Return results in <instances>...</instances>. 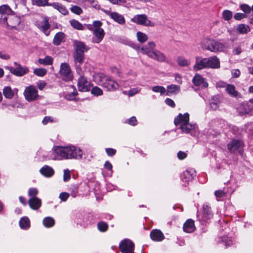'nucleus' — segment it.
<instances>
[{"instance_id":"f257e3e1","label":"nucleus","mask_w":253,"mask_h":253,"mask_svg":"<svg viewBox=\"0 0 253 253\" xmlns=\"http://www.w3.org/2000/svg\"><path fill=\"white\" fill-rule=\"evenodd\" d=\"M54 152L60 159L80 160L83 156V152L80 148L72 145L54 147Z\"/></svg>"},{"instance_id":"f03ea898","label":"nucleus","mask_w":253,"mask_h":253,"mask_svg":"<svg viewBox=\"0 0 253 253\" xmlns=\"http://www.w3.org/2000/svg\"><path fill=\"white\" fill-rule=\"evenodd\" d=\"M94 81L98 85L105 88L108 91H114L119 88V84L111 77L98 73L93 75Z\"/></svg>"},{"instance_id":"7ed1b4c3","label":"nucleus","mask_w":253,"mask_h":253,"mask_svg":"<svg viewBox=\"0 0 253 253\" xmlns=\"http://www.w3.org/2000/svg\"><path fill=\"white\" fill-rule=\"evenodd\" d=\"M201 44L203 49L213 52H226L229 48V46L224 43L212 38L204 39L202 40Z\"/></svg>"},{"instance_id":"20e7f679","label":"nucleus","mask_w":253,"mask_h":253,"mask_svg":"<svg viewBox=\"0 0 253 253\" xmlns=\"http://www.w3.org/2000/svg\"><path fill=\"white\" fill-rule=\"evenodd\" d=\"M189 121V115L186 113L183 115L179 114L175 118L174 123L176 126H179V128L182 132L188 133H190V131L194 129L196 127L195 125L190 124Z\"/></svg>"},{"instance_id":"39448f33","label":"nucleus","mask_w":253,"mask_h":253,"mask_svg":"<svg viewBox=\"0 0 253 253\" xmlns=\"http://www.w3.org/2000/svg\"><path fill=\"white\" fill-rule=\"evenodd\" d=\"M1 22L11 29H16L21 22V18L13 12L8 16L1 17Z\"/></svg>"},{"instance_id":"423d86ee","label":"nucleus","mask_w":253,"mask_h":253,"mask_svg":"<svg viewBox=\"0 0 253 253\" xmlns=\"http://www.w3.org/2000/svg\"><path fill=\"white\" fill-rule=\"evenodd\" d=\"M131 21L144 26H155V23L149 20L146 14H137L131 19Z\"/></svg>"},{"instance_id":"0eeeda50","label":"nucleus","mask_w":253,"mask_h":253,"mask_svg":"<svg viewBox=\"0 0 253 253\" xmlns=\"http://www.w3.org/2000/svg\"><path fill=\"white\" fill-rule=\"evenodd\" d=\"M38 191H29L28 195L30 197L28 201V204L30 208L34 210H38L41 206V200L36 196Z\"/></svg>"},{"instance_id":"6e6552de","label":"nucleus","mask_w":253,"mask_h":253,"mask_svg":"<svg viewBox=\"0 0 253 253\" xmlns=\"http://www.w3.org/2000/svg\"><path fill=\"white\" fill-rule=\"evenodd\" d=\"M59 72L63 80L68 82L72 80L73 74L68 63H63L61 64Z\"/></svg>"},{"instance_id":"1a4fd4ad","label":"nucleus","mask_w":253,"mask_h":253,"mask_svg":"<svg viewBox=\"0 0 253 253\" xmlns=\"http://www.w3.org/2000/svg\"><path fill=\"white\" fill-rule=\"evenodd\" d=\"M14 64L16 66V68L6 67L5 68L9 70L12 74L16 76L22 77L29 72V70L27 67H22L20 64L16 62L14 63Z\"/></svg>"},{"instance_id":"9d476101","label":"nucleus","mask_w":253,"mask_h":253,"mask_svg":"<svg viewBox=\"0 0 253 253\" xmlns=\"http://www.w3.org/2000/svg\"><path fill=\"white\" fill-rule=\"evenodd\" d=\"M24 95L29 102L35 100L38 97V90L35 86L29 85L25 88Z\"/></svg>"},{"instance_id":"9b49d317","label":"nucleus","mask_w":253,"mask_h":253,"mask_svg":"<svg viewBox=\"0 0 253 253\" xmlns=\"http://www.w3.org/2000/svg\"><path fill=\"white\" fill-rule=\"evenodd\" d=\"M73 57L77 73L79 75L84 74V70L82 67V65L83 64L84 60V54L74 53Z\"/></svg>"},{"instance_id":"f8f14e48","label":"nucleus","mask_w":253,"mask_h":253,"mask_svg":"<svg viewBox=\"0 0 253 253\" xmlns=\"http://www.w3.org/2000/svg\"><path fill=\"white\" fill-rule=\"evenodd\" d=\"M119 249L122 253H130L134 251V244L131 240L125 239L120 242Z\"/></svg>"},{"instance_id":"ddd939ff","label":"nucleus","mask_w":253,"mask_h":253,"mask_svg":"<svg viewBox=\"0 0 253 253\" xmlns=\"http://www.w3.org/2000/svg\"><path fill=\"white\" fill-rule=\"evenodd\" d=\"M36 26L42 31L46 36H48L50 31L48 30L50 26L48 19L46 17L41 18V20L37 21L36 23Z\"/></svg>"},{"instance_id":"4468645a","label":"nucleus","mask_w":253,"mask_h":253,"mask_svg":"<svg viewBox=\"0 0 253 253\" xmlns=\"http://www.w3.org/2000/svg\"><path fill=\"white\" fill-rule=\"evenodd\" d=\"M196 176V171L193 169H188L181 174V180L185 183L192 181Z\"/></svg>"},{"instance_id":"2eb2a0df","label":"nucleus","mask_w":253,"mask_h":253,"mask_svg":"<svg viewBox=\"0 0 253 253\" xmlns=\"http://www.w3.org/2000/svg\"><path fill=\"white\" fill-rule=\"evenodd\" d=\"M79 75L80 77L78 82V86L79 91L83 92L88 91L90 88V83L83 76V74Z\"/></svg>"},{"instance_id":"dca6fc26","label":"nucleus","mask_w":253,"mask_h":253,"mask_svg":"<svg viewBox=\"0 0 253 253\" xmlns=\"http://www.w3.org/2000/svg\"><path fill=\"white\" fill-rule=\"evenodd\" d=\"M104 12L108 15L115 22L120 25H124L125 22V19L123 15L117 12H111L108 10H104Z\"/></svg>"},{"instance_id":"f3484780","label":"nucleus","mask_w":253,"mask_h":253,"mask_svg":"<svg viewBox=\"0 0 253 253\" xmlns=\"http://www.w3.org/2000/svg\"><path fill=\"white\" fill-rule=\"evenodd\" d=\"M156 43L153 41H150L143 45L140 50L143 54L147 55L149 57L152 52L156 49Z\"/></svg>"},{"instance_id":"a211bd4d","label":"nucleus","mask_w":253,"mask_h":253,"mask_svg":"<svg viewBox=\"0 0 253 253\" xmlns=\"http://www.w3.org/2000/svg\"><path fill=\"white\" fill-rule=\"evenodd\" d=\"M195 59V63L193 66L194 70L198 71L208 68L207 58H202L199 56H196Z\"/></svg>"},{"instance_id":"6ab92c4d","label":"nucleus","mask_w":253,"mask_h":253,"mask_svg":"<svg viewBox=\"0 0 253 253\" xmlns=\"http://www.w3.org/2000/svg\"><path fill=\"white\" fill-rule=\"evenodd\" d=\"M192 83L196 86H199L201 85L202 87L205 88L207 87L209 85L205 79L199 74H196L195 75L192 79Z\"/></svg>"},{"instance_id":"aec40b11","label":"nucleus","mask_w":253,"mask_h":253,"mask_svg":"<svg viewBox=\"0 0 253 253\" xmlns=\"http://www.w3.org/2000/svg\"><path fill=\"white\" fill-rule=\"evenodd\" d=\"M207 58L208 68L218 69L220 67L219 59L216 56L209 57Z\"/></svg>"},{"instance_id":"412c9836","label":"nucleus","mask_w":253,"mask_h":253,"mask_svg":"<svg viewBox=\"0 0 253 253\" xmlns=\"http://www.w3.org/2000/svg\"><path fill=\"white\" fill-rule=\"evenodd\" d=\"M93 35L94 38L92 39V42L93 43H99L104 38L105 32L103 29H94L93 31Z\"/></svg>"},{"instance_id":"4be33fe9","label":"nucleus","mask_w":253,"mask_h":253,"mask_svg":"<svg viewBox=\"0 0 253 253\" xmlns=\"http://www.w3.org/2000/svg\"><path fill=\"white\" fill-rule=\"evenodd\" d=\"M203 219L204 221H208L213 217V212L211 210V207L208 203H204L203 206Z\"/></svg>"},{"instance_id":"5701e85b","label":"nucleus","mask_w":253,"mask_h":253,"mask_svg":"<svg viewBox=\"0 0 253 253\" xmlns=\"http://www.w3.org/2000/svg\"><path fill=\"white\" fill-rule=\"evenodd\" d=\"M243 146V143L241 141L234 139L228 144L227 148L230 152L233 153L238 150L240 147H242Z\"/></svg>"},{"instance_id":"b1692460","label":"nucleus","mask_w":253,"mask_h":253,"mask_svg":"<svg viewBox=\"0 0 253 253\" xmlns=\"http://www.w3.org/2000/svg\"><path fill=\"white\" fill-rule=\"evenodd\" d=\"M74 45L75 48L74 53L84 54L85 52H86L89 49V47H88L84 42L81 41H75Z\"/></svg>"},{"instance_id":"393cba45","label":"nucleus","mask_w":253,"mask_h":253,"mask_svg":"<svg viewBox=\"0 0 253 253\" xmlns=\"http://www.w3.org/2000/svg\"><path fill=\"white\" fill-rule=\"evenodd\" d=\"M149 57L160 62L166 61V56L164 53L156 49L152 52Z\"/></svg>"},{"instance_id":"a878e982","label":"nucleus","mask_w":253,"mask_h":253,"mask_svg":"<svg viewBox=\"0 0 253 253\" xmlns=\"http://www.w3.org/2000/svg\"><path fill=\"white\" fill-rule=\"evenodd\" d=\"M150 237L152 240L157 242H161L165 238L163 233L160 230L158 229L152 230L150 233Z\"/></svg>"},{"instance_id":"bb28decb","label":"nucleus","mask_w":253,"mask_h":253,"mask_svg":"<svg viewBox=\"0 0 253 253\" xmlns=\"http://www.w3.org/2000/svg\"><path fill=\"white\" fill-rule=\"evenodd\" d=\"M183 228L186 233L193 232L196 229L194 220L191 219H187L184 223Z\"/></svg>"},{"instance_id":"cd10ccee","label":"nucleus","mask_w":253,"mask_h":253,"mask_svg":"<svg viewBox=\"0 0 253 253\" xmlns=\"http://www.w3.org/2000/svg\"><path fill=\"white\" fill-rule=\"evenodd\" d=\"M40 172L41 174L46 177H50L53 176L54 173V169L47 165H45L42 167L40 169Z\"/></svg>"},{"instance_id":"c85d7f7f","label":"nucleus","mask_w":253,"mask_h":253,"mask_svg":"<svg viewBox=\"0 0 253 253\" xmlns=\"http://www.w3.org/2000/svg\"><path fill=\"white\" fill-rule=\"evenodd\" d=\"M221 102L220 98L219 95H214L210 100V106L212 110H216L219 107Z\"/></svg>"},{"instance_id":"c756f323","label":"nucleus","mask_w":253,"mask_h":253,"mask_svg":"<svg viewBox=\"0 0 253 253\" xmlns=\"http://www.w3.org/2000/svg\"><path fill=\"white\" fill-rule=\"evenodd\" d=\"M50 6H52L54 9H56L63 15H65L68 13V11L67 8L61 3L58 2H53L50 3Z\"/></svg>"},{"instance_id":"7c9ffc66","label":"nucleus","mask_w":253,"mask_h":253,"mask_svg":"<svg viewBox=\"0 0 253 253\" xmlns=\"http://www.w3.org/2000/svg\"><path fill=\"white\" fill-rule=\"evenodd\" d=\"M19 226L22 229L27 230L30 227V221L26 216L20 218L19 221Z\"/></svg>"},{"instance_id":"2f4dec72","label":"nucleus","mask_w":253,"mask_h":253,"mask_svg":"<svg viewBox=\"0 0 253 253\" xmlns=\"http://www.w3.org/2000/svg\"><path fill=\"white\" fill-rule=\"evenodd\" d=\"M236 31L240 34H246L250 32L251 28L248 25L241 24L238 25Z\"/></svg>"},{"instance_id":"473e14b6","label":"nucleus","mask_w":253,"mask_h":253,"mask_svg":"<svg viewBox=\"0 0 253 253\" xmlns=\"http://www.w3.org/2000/svg\"><path fill=\"white\" fill-rule=\"evenodd\" d=\"M13 13V11L10 7L7 4H3L0 6V14H1V17L4 16H8V15Z\"/></svg>"},{"instance_id":"72a5a7b5","label":"nucleus","mask_w":253,"mask_h":253,"mask_svg":"<svg viewBox=\"0 0 253 253\" xmlns=\"http://www.w3.org/2000/svg\"><path fill=\"white\" fill-rule=\"evenodd\" d=\"M180 91V86L175 84H170L167 86L166 95H169L170 94L177 93Z\"/></svg>"},{"instance_id":"f704fd0d","label":"nucleus","mask_w":253,"mask_h":253,"mask_svg":"<svg viewBox=\"0 0 253 253\" xmlns=\"http://www.w3.org/2000/svg\"><path fill=\"white\" fill-rule=\"evenodd\" d=\"M253 110V106L250 104L243 105L241 106L239 113L241 115L248 114Z\"/></svg>"},{"instance_id":"c9c22d12","label":"nucleus","mask_w":253,"mask_h":253,"mask_svg":"<svg viewBox=\"0 0 253 253\" xmlns=\"http://www.w3.org/2000/svg\"><path fill=\"white\" fill-rule=\"evenodd\" d=\"M65 37V35L63 33L58 32L54 36L53 43L55 45H58L60 44L61 42L63 40Z\"/></svg>"},{"instance_id":"e433bc0d","label":"nucleus","mask_w":253,"mask_h":253,"mask_svg":"<svg viewBox=\"0 0 253 253\" xmlns=\"http://www.w3.org/2000/svg\"><path fill=\"white\" fill-rule=\"evenodd\" d=\"M176 62L180 67H187L190 65V61L183 56H178L177 58Z\"/></svg>"},{"instance_id":"4c0bfd02","label":"nucleus","mask_w":253,"mask_h":253,"mask_svg":"<svg viewBox=\"0 0 253 253\" xmlns=\"http://www.w3.org/2000/svg\"><path fill=\"white\" fill-rule=\"evenodd\" d=\"M42 223L45 227L50 228L54 225L55 220L52 217H46L43 218Z\"/></svg>"},{"instance_id":"58836bf2","label":"nucleus","mask_w":253,"mask_h":253,"mask_svg":"<svg viewBox=\"0 0 253 253\" xmlns=\"http://www.w3.org/2000/svg\"><path fill=\"white\" fill-rule=\"evenodd\" d=\"M38 62L43 65H50L53 63V58L51 56H46L44 58L39 59Z\"/></svg>"},{"instance_id":"ea45409f","label":"nucleus","mask_w":253,"mask_h":253,"mask_svg":"<svg viewBox=\"0 0 253 253\" xmlns=\"http://www.w3.org/2000/svg\"><path fill=\"white\" fill-rule=\"evenodd\" d=\"M3 94L4 96L8 99L12 98L14 96V91L9 86H5L3 89Z\"/></svg>"},{"instance_id":"a19ab883","label":"nucleus","mask_w":253,"mask_h":253,"mask_svg":"<svg viewBox=\"0 0 253 253\" xmlns=\"http://www.w3.org/2000/svg\"><path fill=\"white\" fill-rule=\"evenodd\" d=\"M226 90L230 95L233 97H236L238 95V92L235 90L234 85L232 84H227Z\"/></svg>"},{"instance_id":"79ce46f5","label":"nucleus","mask_w":253,"mask_h":253,"mask_svg":"<svg viewBox=\"0 0 253 253\" xmlns=\"http://www.w3.org/2000/svg\"><path fill=\"white\" fill-rule=\"evenodd\" d=\"M70 23L72 27L78 30H83L84 29V26L78 20L72 19L70 21Z\"/></svg>"},{"instance_id":"37998d69","label":"nucleus","mask_w":253,"mask_h":253,"mask_svg":"<svg viewBox=\"0 0 253 253\" xmlns=\"http://www.w3.org/2000/svg\"><path fill=\"white\" fill-rule=\"evenodd\" d=\"M136 37L138 41L141 43L145 42L148 39V37L146 34L140 31L137 32Z\"/></svg>"},{"instance_id":"c03bdc74","label":"nucleus","mask_w":253,"mask_h":253,"mask_svg":"<svg viewBox=\"0 0 253 253\" xmlns=\"http://www.w3.org/2000/svg\"><path fill=\"white\" fill-rule=\"evenodd\" d=\"M220 240L218 242L223 243L225 247H229L232 244V241L231 238L227 236H223L220 238Z\"/></svg>"},{"instance_id":"a18cd8bd","label":"nucleus","mask_w":253,"mask_h":253,"mask_svg":"<svg viewBox=\"0 0 253 253\" xmlns=\"http://www.w3.org/2000/svg\"><path fill=\"white\" fill-rule=\"evenodd\" d=\"M214 195L218 201H221L225 199L226 193L224 191H215Z\"/></svg>"},{"instance_id":"49530a36","label":"nucleus","mask_w":253,"mask_h":253,"mask_svg":"<svg viewBox=\"0 0 253 253\" xmlns=\"http://www.w3.org/2000/svg\"><path fill=\"white\" fill-rule=\"evenodd\" d=\"M97 228L100 231L102 232H105L108 228V225L105 222L100 221L97 224Z\"/></svg>"},{"instance_id":"de8ad7c7","label":"nucleus","mask_w":253,"mask_h":253,"mask_svg":"<svg viewBox=\"0 0 253 253\" xmlns=\"http://www.w3.org/2000/svg\"><path fill=\"white\" fill-rule=\"evenodd\" d=\"M152 90L155 92H159L161 95H163L166 92V88L162 86H154L152 87Z\"/></svg>"},{"instance_id":"09e8293b","label":"nucleus","mask_w":253,"mask_h":253,"mask_svg":"<svg viewBox=\"0 0 253 253\" xmlns=\"http://www.w3.org/2000/svg\"><path fill=\"white\" fill-rule=\"evenodd\" d=\"M91 93L94 96H100L102 95L103 93V90L101 88L98 86H94L92 87Z\"/></svg>"},{"instance_id":"8fccbe9b","label":"nucleus","mask_w":253,"mask_h":253,"mask_svg":"<svg viewBox=\"0 0 253 253\" xmlns=\"http://www.w3.org/2000/svg\"><path fill=\"white\" fill-rule=\"evenodd\" d=\"M233 16L232 11L229 10H224L222 12V17L225 21H229Z\"/></svg>"},{"instance_id":"3c124183","label":"nucleus","mask_w":253,"mask_h":253,"mask_svg":"<svg viewBox=\"0 0 253 253\" xmlns=\"http://www.w3.org/2000/svg\"><path fill=\"white\" fill-rule=\"evenodd\" d=\"M47 73V70L44 68H36L34 70V74L39 77L44 76Z\"/></svg>"},{"instance_id":"603ef678","label":"nucleus","mask_w":253,"mask_h":253,"mask_svg":"<svg viewBox=\"0 0 253 253\" xmlns=\"http://www.w3.org/2000/svg\"><path fill=\"white\" fill-rule=\"evenodd\" d=\"M48 0H33V3L39 6H44L45 5L50 6L48 3Z\"/></svg>"},{"instance_id":"864d4df0","label":"nucleus","mask_w":253,"mask_h":253,"mask_svg":"<svg viewBox=\"0 0 253 253\" xmlns=\"http://www.w3.org/2000/svg\"><path fill=\"white\" fill-rule=\"evenodd\" d=\"M70 10L73 13L77 15H80L83 12L82 9L80 7L77 5H74L71 7Z\"/></svg>"},{"instance_id":"5fc2aeb1","label":"nucleus","mask_w":253,"mask_h":253,"mask_svg":"<svg viewBox=\"0 0 253 253\" xmlns=\"http://www.w3.org/2000/svg\"><path fill=\"white\" fill-rule=\"evenodd\" d=\"M241 9L246 14H249L251 12V7L246 4H242L240 5Z\"/></svg>"},{"instance_id":"6e6d98bb","label":"nucleus","mask_w":253,"mask_h":253,"mask_svg":"<svg viewBox=\"0 0 253 253\" xmlns=\"http://www.w3.org/2000/svg\"><path fill=\"white\" fill-rule=\"evenodd\" d=\"M71 178V173L70 171L68 169H65L64 170L63 173V180L64 181H68Z\"/></svg>"},{"instance_id":"4d7b16f0","label":"nucleus","mask_w":253,"mask_h":253,"mask_svg":"<svg viewBox=\"0 0 253 253\" xmlns=\"http://www.w3.org/2000/svg\"><path fill=\"white\" fill-rule=\"evenodd\" d=\"M141 90V88L139 87H135L130 89L128 92V95L129 96H132Z\"/></svg>"},{"instance_id":"13d9d810","label":"nucleus","mask_w":253,"mask_h":253,"mask_svg":"<svg viewBox=\"0 0 253 253\" xmlns=\"http://www.w3.org/2000/svg\"><path fill=\"white\" fill-rule=\"evenodd\" d=\"M247 17V15L245 13H236L234 15V18L236 20H240L243 18Z\"/></svg>"},{"instance_id":"bf43d9fd","label":"nucleus","mask_w":253,"mask_h":253,"mask_svg":"<svg viewBox=\"0 0 253 253\" xmlns=\"http://www.w3.org/2000/svg\"><path fill=\"white\" fill-rule=\"evenodd\" d=\"M55 122H56V120H54L51 117L49 116L45 117L42 121L43 125H46L48 122L53 123Z\"/></svg>"},{"instance_id":"052dcab7","label":"nucleus","mask_w":253,"mask_h":253,"mask_svg":"<svg viewBox=\"0 0 253 253\" xmlns=\"http://www.w3.org/2000/svg\"><path fill=\"white\" fill-rule=\"evenodd\" d=\"M69 196V194L64 192H62L59 195V198L62 201H66Z\"/></svg>"},{"instance_id":"680f3d73","label":"nucleus","mask_w":253,"mask_h":253,"mask_svg":"<svg viewBox=\"0 0 253 253\" xmlns=\"http://www.w3.org/2000/svg\"><path fill=\"white\" fill-rule=\"evenodd\" d=\"M102 25V23L99 20L94 21L93 22L92 26H93L94 29H102L101 26Z\"/></svg>"},{"instance_id":"e2e57ef3","label":"nucleus","mask_w":253,"mask_h":253,"mask_svg":"<svg viewBox=\"0 0 253 253\" xmlns=\"http://www.w3.org/2000/svg\"><path fill=\"white\" fill-rule=\"evenodd\" d=\"M46 83L44 81H40L37 83V85L40 90H42L46 85Z\"/></svg>"},{"instance_id":"0e129e2a","label":"nucleus","mask_w":253,"mask_h":253,"mask_svg":"<svg viewBox=\"0 0 253 253\" xmlns=\"http://www.w3.org/2000/svg\"><path fill=\"white\" fill-rule=\"evenodd\" d=\"M106 152L108 156H113L115 154L116 151L113 148H106Z\"/></svg>"},{"instance_id":"69168bd1","label":"nucleus","mask_w":253,"mask_h":253,"mask_svg":"<svg viewBox=\"0 0 253 253\" xmlns=\"http://www.w3.org/2000/svg\"><path fill=\"white\" fill-rule=\"evenodd\" d=\"M137 120L135 117H132L129 119L126 123L132 126H135L136 125Z\"/></svg>"},{"instance_id":"338daca9","label":"nucleus","mask_w":253,"mask_h":253,"mask_svg":"<svg viewBox=\"0 0 253 253\" xmlns=\"http://www.w3.org/2000/svg\"><path fill=\"white\" fill-rule=\"evenodd\" d=\"M187 157V154L182 151H179L177 153V157L180 160H183Z\"/></svg>"},{"instance_id":"774afa93","label":"nucleus","mask_w":253,"mask_h":253,"mask_svg":"<svg viewBox=\"0 0 253 253\" xmlns=\"http://www.w3.org/2000/svg\"><path fill=\"white\" fill-rule=\"evenodd\" d=\"M165 102L168 105L171 107H174L175 106V103L174 101L170 98H167L165 100Z\"/></svg>"}]
</instances>
